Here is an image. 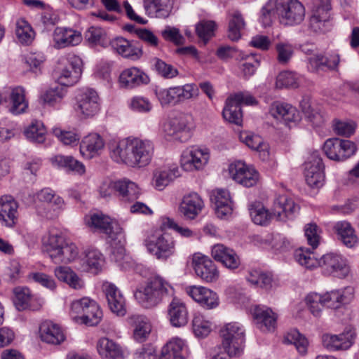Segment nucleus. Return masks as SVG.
Wrapping results in <instances>:
<instances>
[{"label": "nucleus", "instance_id": "f257e3e1", "mask_svg": "<svg viewBox=\"0 0 359 359\" xmlns=\"http://www.w3.org/2000/svg\"><path fill=\"white\" fill-rule=\"evenodd\" d=\"M298 210L299 206L285 195L278 196L274 199L271 212L260 203H253L249 208L253 222L261 226L269 224L273 217L279 221L291 219Z\"/></svg>", "mask_w": 359, "mask_h": 359}, {"label": "nucleus", "instance_id": "f03ea898", "mask_svg": "<svg viewBox=\"0 0 359 359\" xmlns=\"http://www.w3.org/2000/svg\"><path fill=\"white\" fill-rule=\"evenodd\" d=\"M173 287L161 276H154L148 280L146 285L137 290L135 297L144 308H153L166 297L172 296Z\"/></svg>", "mask_w": 359, "mask_h": 359}, {"label": "nucleus", "instance_id": "7ed1b4c3", "mask_svg": "<svg viewBox=\"0 0 359 359\" xmlns=\"http://www.w3.org/2000/svg\"><path fill=\"white\" fill-rule=\"evenodd\" d=\"M352 292L351 287H346L344 290H333L323 295L312 292L306 296V302L313 316H318L323 306L336 309L348 302L352 297Z\"/></svg>", "mask_w": 359, "mask_h": 359}, {"label": "nucleus", "instance_id": "20e7f679", "mask_svg": "<svg viewBox=\"0 0 359 359\" xmlns=\"http://www.w3.org/2000/svg\"><path fill=\"white\" fill-rule=\"evenodd\" d=\"M276 14L281 24L293 26L305 17V8L298 0H276Z\"/></svg>", "mask_w": 359, "mask_h": 359}, {"label": "nucleus", "instance_id": "39448f33", "mask_svg": "<svg viewBox=\"0 0 359 359\" xmlns=\"http://www.w3.org/2000/svg\"><path fill=\"white\" fill-rule=\"evenodd\" d=\"M222 345L231 354H241L245 343V330L238 323L226 324L220 330Z\"/></svg>", "mask_w": 359, "mask_h": 359}, {"label": "nucleus", "instance_id": "423d86ee", "mask_svg": "<svg viewBox=\"0 0 359 359\" xmlns=\"http://www.w3.org/2000/svg\"><path fill=\"white\" fill-rule=\"evenodd\" d=\"M356 150L357 147L353 142L339 138L328 139L323 145L325 155L335 161H344L354 155Z\"/></svg>", "mask_w": 359, "mask_h": 359}, {"label": "nucleus", "instance_id": "0eeeda50", "mask_svg": "<svg viewBox=\"0 0 359 359\" xmlns=\"http://www.w3.org/2000/svg\"><path fill=\"white\" fill-rule=\"evenodd\" d=\"M86 224L90 229L105 233L109 241H115L122 236L123 229L120 225L102 213H93L86 217Z\"/></svg>", "mask_w": 359, "mask_h": 359}, {"label": "nucleus", "instance_id": "6e6552de", "mask_svg": "<svg viewBox=\"0 0 359 359\" xmlns=\"http://www.w3.org/2000/svg\"><path fill=\"white\" fill-rule=\"evenodd\" d=\"M75 99L74 109L82 118L93 117L100 109V97L97 93L93 89H86L81 92Z\"/></svg>", "mask_w": 359, "mask_h": 359}, {"label": "nucleus", "instance_id": "1a4fd4ad", "mask_svg": "<svg viewBox=\"0 0 359 359\" xmlns=\"http://www.w3.org/2000/svg\"><path fill=\"white\" fill-rule=\"evenodd\" d=\"M318 266L325 276L345 278L350 272L346 259L337 253H327L319 259Z\"/></svg>", "mask_w": 359, "mask_h": 359}, {"label": "nucleus", "instance_id": "9d476101", "mask_svg": "<svg viewBox=\"0 0 359 359\" xmlns=\"http://www.w3.org/2000/svg\"><path fill=\"white\" fill-rule=\"evenodd\" d=\"M145 245L148 251L158 259L165 260L175 252V240L168 233L148 237Z\"/></svg>", "mask_w": 359, "mask_h": 359}, {"label": "nucleus", "instance_id": "9b49d317", "mask_svg": "<svg viewBox=\"0 0 359 359\" xmlns=\"http://www.w3.org/2000/svg\"><path fill=\"white\" fill-rule=\"evenodd\" d=\"M191 117L180 114L166 121L163 130L165 135L180 142H185L191 137Z\"/></svg>", "mask_w": 359, "mask_h": 359}, {"label": "nucleus", "instance_id": "f8f14e48", "mask_svg": "<svg viewBox=\"0 0 359 359\" xmlns=\"http://www.w3.org/2000/svg\"><path fill=\"white\" fill-rule=\"evenodd\" d=\"M191 264L196 276L203 281L215 283L219 279V271L215 262L208 256L195 253Z\"/></svg>", "mask_w": 359, "mask_h": 359}, {"label": "nucleus", "instance_id": "ddd939ff", "mask_svg": "<svg viewBox=\"0 0 359 359\" xmlns=\"http://www.w3.org/2000/svg\"><path fill=\"white\" fill-rule=\"evenodd\" d=\"M324 168L319 152L311 153L305 163V180L309 186L313 188L323 186L325 180Z\"/></svg>", "mask_w": 359, "mask_h": 359}, {"label": "nucleus", "instance_id": "4468645a", "mask_svg": "<svg viewBox=\"0 0 359 359\" xmlns=\"http://www.w3.org/2000/svg\"><path fill=\"white\" fill-rule=\"evenodd\" d=\"M229 170L234 181L246 187L255 186L259 179V172L252 166L243 161L231 164Z\"/></svg>", "mask_w": 359, "mask_h": 359}, {"label": "nucleus", "instance_id": "2eb2a0df", "mask_svg": "<svg viewBox=\"0 0 359 359\" xmlns=\"http://www.w3.org/2000/svg\"><path fill=\"white\" fill-rule=\"evenodd\" d=\"M131 167H144L151 161L154 146L148 140L135 138L132 140Z\"/></svg>", "mask_w": 359, "mask_h": 359}, {"label": "nucleus", "instance_id": "dca6fc26", "mask_svg": "<svg viewBox=\"0 0 359 359\" xmlns=\"http://www.w3.org/2000/svg\"><path fill=\"white\" fill-rule=\"evenodd\" d=\"M150 82L149 76L141 69L132 67L123 69L118 77L121 88L133 90Z\"/></svg>", "mask_w": 359, "mask_h": 359}, {"label": "nucleus", "instance_id": "f3484780", "mask_svg": "<svg viewBox=\"0 0 359 359\" xmlns=\"http://www.w3.org/2000/svg\"><path fill=\"white\" fill-rule=\"evenodd\" d=\"M185 291L190 297L205 309H212L217 307L219 304L217 293L205 287L188 286Z\"/></svg>", "mask_w": 359, "mask_h": 359}, {"label": "nucleus", "instance_id": "a211bd4d", "mask_svg": "<svg viewBox=\"0 0 359 359\" xmlns=\"http://www.w3.org/2000/svg\"><path fill=\"white\" fill-rule=\"evenodd\" d=\"M209 157L207 150L191 147L182 155L181 166L187 171L200 170L208 163Z\"/></svg>", "mask_w": 359, "mask_h": 359}, {"label": "nucleus", "instance_id": "6ab92c4d", "mask_svg": "<svg viewBox=\"0 0 359 359\" xmlns=\"http://www.w3.org/2000/svg\"><path fill=\"white\" fill-rule=\"evenodd\" d=\"M211 255L215 261L231 270L238 269L241 264L240 257L235 250L221 243L212 247Z\"/></svg>", "mask_w": 359, "mask_h": 359}, {"label": "nucleus", "instance_id": "aec40b11", "mask_svg": "<svg viewBox=\"0 0 359 359\" xmlns=\"http://www.w3.org/2000/svg\"><path fill=\"white\" fill-rule=\"evenodd\" d=\"M102 290L110 310L117 316H123L126 313V302L120 290L108 282L103 283Z\"/></svg>", "mask_w": 359, "mask_h": 359}, {"label": "nucleus", "instance_id": "412c9836", "mask_svg": "<svg viewBox=\"0 0 359 359\" xmlns=\"http://www.w3.org/2000/svg\"><path fill=\"white\" fill-rule=\"evenodd\" d=\"M54 47L62 48L69 46H76L82 41L81 32L71 28L57 27L53 34Z\"/></svg>", "mask_w": 359, "mask_h": 359}, {"label": "nucleus", "instance_id": "4be33fe9", "mask_svg": "<svg viewBox=\"0 0 359 359\" xmlns=\"http://www.w3.org/2000/svg\"><path fill=\"white\" fill-rule=\"evenodd\" d=\"M204 207L201 197L197 193L185 195L179 207L180 213L188 219H195Z\"/></svg>", "mask_w": 359, "mask_h": 359}, {"label": "nucleus", "instance_id": "5701e85b", "mask_svg": "<svg viewBox=\"0 0 359 359\" xmlns=\"http://www.w3.org/2000/svg\"><path fill=\"white\" fill-rule=\"evenodd\" d=\"M168 317L172 326L181 327L189 321V311L186 304L177 298H173L168 306Z\"/></svg>", "mask_w": 359, "mask_h": 359}, {"label": "nucleus", "instance_id": "b1692460", "mask_svg": "<svg viewBox=\"0 0 359 359\" xmlns=\"http://www.w3.org/2000/svg\"><path fill=\"white\" fill-rule=\"evenodd\" d=\"M128 325L133 329V338L138 342L145 341L151 331L149 319L144 315L132 314L127 319Z\"/></svg>", "mask_w": 359, "mask_h": 359}, {"label": "nucleus", "instance_id": "393cba45", "mask_svg": "<svg viewBox=\"0 0 359 359\" xmlns=\"http://www.w3.org/2000/svg\"><path fill=\"white\" fill-rule=\"evenodd\" d=\"M210 197L218 217L222 218L231 213L233 201L228 190L224 189L212 190Z\"/></svg>", "mask_w": 359, "mask_h": 359}, {"label": "nucleus", "instance_id": "a878e982", "mask_svg": "<svg viewBox=\"0 0 359 359\" xmlns=\"http://www.w3.org/2000/svg\"><path fill=\"white\" fill-rule=\"evenodd\" d=\"M354 338V332L349 329L339 334H325L322 340L326 348L334 351L348 348L353 344Z\"/></svg>", "mask_w": 359, "mask_h": 359}, {"label": "nucleus", "instance_id": "bb28decb", "mask_svg": "<svg viewBox=\"0 0 359 359\" xmlns=\"http://www.w3.org/2000/svg\"><path fill=\"white\" fill-rule=\"evenodd\" d=\"M96 350L102 359H123V351L116 341L106 337L96 342Z\"/></svg>", "mask_w": 359, "mask_h": 359}, {"label": "nucleus", "instance_id": "cd10ccee", "mask_svg": "<svg viewBox=\"0 0 359 359\" xmlns=\"http://www.w3.org/2000/svg\"><path fill=\"white\" fill-rule=\"evenodd\" d=\"M270 114L278 120H283L285 124L297 123L301 120L297 109L287 103L276 102L270 107Z\"/></svg>", "mask_w": 359, "mask_h": 359}, {"label": "nucleus", "instance_id": "c85d7f7f", "mask_svg": "<svg viewBox=\"0 0 359 359\" xmlns=\"http://www.w3.org/2000/svg\"><path fill=\"white\" fill-rule=\"evenodd\" d=\"M18 203L11 196L0 198V220L7 226H13L18 219Z\"/></svg>", "mask_w": 359, "mask_h": 359}, {"label": "nucleus", "instance_id": "c756f323", "mask_svg": "<svg viewBox=\"0 0 359 359\" xmlns=\"http://www.w3.org/2000/svg\"><path fill=\"white\" fill-rule=\"evenodd\" d=\"M132 149V140L129 139L111 144L110 156L114 161L125 163L131 167Z\"/></svg>", "mask_w": 359, "mask_h": 359}, {"label": "nucleus", "instance_id": "7c9ffc66", "mask_svg": "<svg viewBox=\"0 0 359 359\" xmlns=\"http://www.w3.org/2000/svg\"><path fill=\"white\" fill-rule=\"evenodd\" d=\"M243 100V94L238 93L233 97L228 98L226 106L222 111L225 120L230 123L240 125L242 122V111L241 102Z\"/></svg>", "mask_w": 359, "mask_h": 359}, {"label": "nucleus", "instance_id": "2f4dec72", "mask_svg": "<svg viewBox=\"0 0 359 359\" xmlns=\"http://www.w3.org/2000/svg\"><path fill=\"white\" fill-rule=\"evenodd\" d=\"M81 63L79 58H74L73 61L61 70L57 78L58 82L65 86H70L77 83L82 72Z\"/></svg>", "mask_w": 359, "mask_h": 359}, {"label": "nucleus", "instance_id": "473e14b6", "mask_svg": "<svg viewBox=\"0 0 359 359\" xmlns=\"http://www.w3.org/2000/svg\"><path fill=\"white\" fill-rule=\"evenodd\" d=\"M104 142L102 137L97 133L86 136L80 143V152L87 158H92L103 149Z\"/></svg>", "mask_w": 359, "mask_h": 359}, {"label": "nucleus", "instance_id": "72a5a7b5", "mask_svg": "<svg viewBox=\"0 0 359 359\" xmlns=\"http://www.w3.org/2000/svg\"><path fill=\"white\" fill-rule=\"evenodd\" d=\"M40 337L43 341L51 344H60L65 337L61 327L52 321H44L40 326Z\"/></svg>", "mask_w": 359, "mask_h": 359}, {"label": "nucleus", "instance_id": "f704fd0d", "mask_svg": "<svg viewBox=\"0 0 359 359\" xmlns=\"http://www.w3.org/2000/svg\"><path fill=\"white\" fill-rule=\"evenodd\" d=\"M187 357V346L184 341L179 338L169 341L161 349L159 359H185Z\"/></svg>", "mask_w": 359, "mask_h": 359}, {"label": "nucleus", "instance_id": "c9c22d12", "mask_svg": "<svg viewBox=\"0 0 359 359\" xmlns=\"http://www.w3.org/2000/svg\"><path fill=\"white\" fill-rule=\"evenodd\" d=\"M253 315L259 329L263 331L274 330L277 316L271 309L257 306L254 309Z\"/></svg>", "mask_w": 359, "mask_h": 359}, {"label": "nucleus", "instance_id": "e433bc0d", "mask_svg": "<svg viewBox=\"0 0 359 359\" xmlns=\"http://www.w3.org/2000/svg\"><path fill=\"white\" fill-rule=\"evenodd\" d=\"M112 48L123 57L133 60L139 59L142 51L139 48L135 47L132 41H130L123 37H117L111 41Z\"/></svg>", "mask_w": 359, "mask_h": 359}, {"label": "nucleus", "instance_id": "4c0bfd02", "mask_svg": "<svg viewBox=\"0 0 359 359\" xmlns=\"http://www.w3.org/2000/svg\"><path fill=\"white\" fill-rule=\"evenodd\" d=\"M104 264L103 255L97 250H89L86 253L85 259L83 260L82 268L83 271L97 274L102 271Z\"/></svg>", "mask_w": 359, "mask_h": 359}, {"label": "nucleus", "instance_id": "58836bf2", "mask_svg": "<svg viewBox=\"0 0 359 359\" xmlns=\"http://www.w3.org/2000/svg\"><path fill=\"white\" fill-rule=\"evenodd\" d=\"M144 8L151 17L167 18L172 8L170 0H146Z\"/></svg>", "mask_w": 359, "mask_h": 359}, {"label": "nucleus", "instance_id": "ea45409f", "mask_svg": "<svg viewBox=\"0 0 359 359\" xmlns=\"http://www.w3.org/2000/svg\"><path fill=\"white\" fill-rule=\"evenodd\" d=\"M334 230L341 241L348 248H353L358 243V237L351 224L346 221L336 223Z\"/></svg>", "mask_w": 359, "mask_h": 359}, {"label": "nucleus", "instance_id": "a19ab883", "mask_svg": "<svg viewBox=\"0 0 359 359\" xmlns=\"http://www.w3.org/2000/svg\"><path fill=\"white\" fill-rule=\"evenodd\" d=\"M180 175L179 168L175 166L169 169L156 170L154 173V184L157 189L163 190Z\"/></svg>", "mask_w": 359, "mask_h": 359}, {"label": "nucleus", "instance_id": "79ce46f5", "mask_svg": "<svg viewBox=\"0 0 359 359\" xmlns=\"http://www.w3.org/2000/svg\"><path fill=\"white\" fill-rule=\"evenodd\" d=\"M52 161L59 167L64 168L75 174L82 175L86 172L85 165L72 156H55L53 158Z\"/></svg>", "mask_w": 359, "mask_h": 359}, {"label": "nucleus", "instance_id": "37998d69", "mask_svg": "<svg viewBox=\"0 0 359 359\" xmlns=\"http://www.w3.org/2000/svg\"><path fill=\"white\" fill-rule=\"evenodd\" d=\"M55 275L58 280L67 283L73 289L79 290L83 287V281L69 267H57Z\"/></svg>", "mask_w": 359, "mask_h": 359}, {"label": "nucleus", "instance_id": "c03bdc74", "mask_svg": "<svg viewBox=\"0 0 359 359\" xmlns=\"http://www.w3.org/2000/svg\"><path fill=\"white\" fill-rule=\"evenodd\" d=\"M25 90L22 87H15L10 93V100L12 104L10 111L14 114L25 112L28 107L25 100Z\"/></svg>", "mask_w": 359, "mask_h": 359}, {"label": "nucleus", "instance_id": "a18cd8bd", "mask_svg": "<svg viewBox=\"0 0 359 359\" xmlns=\"http://www.w3.org/2000/svg\"><path fill=\"white\" fill-rule=\"evenodd\" d=\"M13 302L18 311H24L26 309L35 310L36 308L32 305V294L30 290L27 287H16L14 290Z\"/></svg>", "mask_w": 359, "mask_h": 359}, {"label": "nucleus", "instance_id": "49530a36", "mask_svg": "<svg viewBox=\"0 0 359 359\" xmlns=\"http://www.w3.org/2000/svg\"><path fill=\"white\" fill-rule=\"evenodd\" d=\"M247 281L257 287L269 290L272 285V277L259 270H251L246 276Z\"/></svg>", "mask_w": 359, "mask_h": 359}, {"label": "nucleus", "instance_id": "de8ad7c7", "mask_svg": "<svg viewBox=\"0 0 359 359\" xmlns=\"http://www.w3.org/2000/svg\"><path fill=\"white\" fill-rule=\"evenodd\" d=\"M240 140L249 148L262 154L264 158L268 157V145L264 142L262 137L259 135L242 133L240 135Z\"/></svg>", "mask_w": 359, "mask_h": 359}, {"label": "nucleus", "instance_id": "09e8293b", "mask_svg": "<svg viewBox=\"0 0 359 359\" xmlns=\"http://www.w3.org/2000/svg\"><path fill=\"white\" fill-rule=\"evenodd\" d=\"M24 134L30 141L42 143L45 140L46 129L41 121L34 120L25 129Z\"/></svg>", "mask_w": 359, "mask_h": 359}, {"label": "nucleus", "instance_id": "8fccbe9b", "mask_svg": "<svg viewBox=\"0 0 359 359\" xmlns=\"http://www.w3.org/2000/svg\"><path fill=\"white\" fill-rule=\"evenodd\" d=\"M245 25L242 15L236 11L235 12L229 22L228 37L231 41H238L241 36V31Z\"/></svg>", "mask_w": 359, "mask_h": 359}, {"label": "nucleus", "instance_id": "3c124183", "mask_svg": "<svg viewBox=\"0 0 359 359\" xmlns=\"http://www.w3.org/2000/svg\"><path fill=\"white\" fill-rule=\"evenodd\" d=\"M192 330L196 337L204 338L210 333L212 324L201 313H195L192 320Z\"/></svg>", "mask_w": 359, "mask_h": 359}, {"label": "nucleus", "instance_id": "603ef678", "mask_svg": "<svg viewBox=\"0 0 359 359\" xmlns=\"http://www.w3.org/2000/svg\"><path fill=\"white\" fill-rule=\"evenodd\" d=\"M79 251L75 244L67 243L66 240L62 248H60L57 257L53 260L55 264L68 263L74 260L78 255Z\"/></svg>", "mask_w": 359, "mask_h": 359}, {"label": "nucleus", "instance_id": "864d4df0", "mask_svg": "<svg viewBox=\"0 0 359 359\" xmlns=\"http://www.w3.org/2000/svg\"><path fill=\"white\" fill-rule=\"evenodd\" d=\"M155 95L161 106L175 105L179 103L175 87L169 88H156Z\"/></svg>", "mask_w": 359, "mask_h": 359}, {"label": "nucleus", "instance_id": "5fc2aeb1", "mask_svg": "<svg viewBox=\"0 0 359 359\" xmlns=\"http://www.w3.org/2000/svg\"><path fill=\"white\" fill-rule=\"evenodd\" d=\"M16 35L22 44H29L34 38V32L30 25L24 20H20L16 23Z\"/></svg>", "mask_w": 359, "mask_h": 359}, {"label": "nucleus", "instance_id": "6e6d98bb", "mask_svg": "<svg viewBox=\"0 0 359 359\" xmlns=\"http://www.w3.org/2000/svg\"><path fill=\"white\" fill-rule=\"evenodd\" d=\"M312 254L310 250L300 248L295 251L294 259L302 266L312 269L318 266L319 263V259H316Z\"/></svg>", "mask_w": 359, "mask_h": 359}, {"label": "nucleus", "instance_id": "4d7b16f0", "mask_svg": "<svg viewBox=\"0 0 359 359\" xmlns=\"http://www.w3.org/2000/svg\"><path fill=\"white\" fill-rule=\"evenodd\" d=\"M284 341L287 344H292L301 354H305L307 351L309 342L307 339L301 334L297 330L289 332L285 337Z\"/></svg>", "mask_w": 359, "mask_h": 359}, {"label": "nucleus", "instance_id": "13d9d810", "mask_svg": "<svg viewBox=\"0 0 359 359\" xmlns=\"http://www.w3.org/2000/svg\"><path fill=\"white\" fill-rule=\"evenodd\" d=\"M102 317V312L98 304L93 301L81 318V322L89 326L97 325Z\"/></svg>", "mask_w": 359, "mask_h": 359}, {"label": "nucleus", "instance_id": "bf43d9fd", "mask_svg": "<svg viewBox=\"0 0 359 359\" xmlns=\"http://www.w3.org/2000/svg\"><path fill=\"white\" fill-rule=\"evenodd\" d=\"M329 14L312 12L309 27L316 33L325 32L329 29Z\"/></svg>", "mask_w": 359, "mask_h": 359}, {"label": "nucleus", "instance_id": "052dcab7", "mask_svg": "<svg viewBox=\"0 0 359 359\" xmlns=\"http://www.w3.org/2000/svg\"><path fill=\"white\" fill-rule=\"evenodd\" d=\"M65 239L59 234H50L44 243L45 250L52 260L57 257L60 248H62Z\"/></svg>", "mask_w": 359, "mask_h": 359}, {"label": "nucleus", "instance_id": "680f3d73", "mask_svg": "<svg viewBox=\"0 0 359 359\" xmlns=\"http://www.w3.org/2000/svg\"><path fill=\"white\" fill-rule=\"evenodd\" d=\"M66 95V90L60 86L54 88H50L41 95V99L44 103L50 106H55L60 103Z\"/></svg>", "mask_w": 359, "mask_h": 359}, {"label": "nucleus", "instance_id": "e2e57ef3", "mask_svg": "<svg viewBox=\"0 0 359 359\" xmlns=\"http://www.w3.org/2000/svg\"><path fill=\"white\" fill-rule=\"evenodd\" d=\"M276 86L278 88L298 87L297 75L290 71L280 72L276 77Z\"/></svg>", "mask_w": 359, "mask_h": 359}, {"label": "nucleus", "instance_id": "0e129e2a", "mask_svg": "<svg viewBox=\"0 0 359 359\" xmlns=\"http://www.w3.org/2000/svg\"><path fill=\"white\" fill-rule=\"evenodd\" d=\"M154 67L157 73L165 79H172L179 74L178 70L172 65L155 57L153 59Z\"/></svg>", "mask_w": 359, "mask_h": 359}, {"label": "nucleus", "instance_id": "69168bd1", "mask_svg": "<svg viewBox=\"0 0 359 359\" xmlns=\"http://www.w3.org/2000/svg\"><path fill=\"white\" fill-rule=\"evenodd\" d=\"M215 28L216 24L214 21L202 20L197 24L196 31L199 38L206 43L214 35Z\"/></svg>", "mask_w": 359, "mask_h": 359}, {"label": "nucleus", "instance_id": "338daca9", "mask_svg": "<svg viewBox=\"0 0 359 359\" xmlns=\"http://www.w3.org/2000/svg\"><path fill=\"white\" fill-rule=\"evenodd\" d=\"M277 60L281 65L289 62L294 53V47L289 43L280 42L276 45Z\"/></svg>", "mask_w": 359, "mask_h": 359}, {"label": "nucleus", "instance_id": "774afa93", "mask_svg": "<svg viewBox=\"0 0 359 359\" xmlns=\"http://www.w3.org/2000/svg\"><path fill=\"white\" fill-rule=\"evenodd\" d=\"M275 13H276V0H269L261 10L260 21L264 27L271 25Z\"/></svg>", "mask_w": 359, "mask_h": 359}]
</instances>
